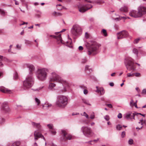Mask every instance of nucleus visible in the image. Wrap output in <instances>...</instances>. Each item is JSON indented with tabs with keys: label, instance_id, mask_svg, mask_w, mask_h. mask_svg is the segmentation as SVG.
Listing matches in <instances>:
<instances>
[{
	"label": "nucleus",
	"instance_id": "nucleus-57",
	"mask_svg": "<svg viewBox=\"0 0 146 146\" xmlns=\"http://www.w3.org/2000/svg\"><path fill=\"white\" fill-rule=\"evenodd\" d=\"M41 89L40 88H37L35 89H32V90H33L34 91H38L39 90H40Z\"/></svg>",
	"mask_w": 146,
	"mask_h": 146
},
{
	"label": "nucleus",
	"instance_id": "nucleus-44",
	"mask_svg": "<svg viewBox=\"0 0 146 146\" xmlns=\"http://www.w3.org/2000/svg\"><path fill=\"white\" fill-rule=\"evenodd\" d=\"M82 115L84 116L87 119L89 118L88 115L85 112H84L83 114Z\"/></svg>",
	"mask_w": 146,
	"mask_h": 146
},
{
	"label": "nucleus",
	"instance_id": "nucleus-3",
	"mask_svg": "<svg viewBox=\"0 0 146 146\" xmlns=\"http://www.w3.org/2000/svg\"><path fill=\"white\" fill-rule=\"evenodd\" d=\"M34 80L32 76L28 75L23 82V88L25 90L31 87L34 84Z\"/></svg>",
	"mask_w": 146,
	"mask_h": 146
},
{
	"label": "nucleus",
	"instance_id": "nucleus-40",
	"mask_svg": "<svg viewBox=\"0 0 146 146\" xmlns=\"http://www.w3.org/2000/svg\"><path fill=\"white\" fill-rule=\"evenodd\" d=\"M140 40V39L139 38H137L135 39L134 41V43L135 44H137L138 43Z\"/></svg>",
	"mask_w": 146,
	"mask_h": 146
},
{
	"label": "nucleus",
	"instance_id": "nucleus-38",
	"mask_svg": "<svg viewBox=\"0 0 146 146\" xmlns=\"http://www.w3.org/2000/svg\"><path fill=\"white\" fill-rule=\"evenodd\" d=\"M90 118L93 119L95 118V115L94 113H92L90 115Z\"/></svg>",
	"mask_w": 146,
	"mask_h": 146
},
{
	"label": "nucleus",
	"instance_id": "nucleus-8",
	"mask_svg": "<svg viewBox=\"0 0 146 146\" xmlns=\"http://www.w3.org/2000/svg\"><path fill=\"white\" fill-rule=\"evenodd\" d=\"M81 130L84 135L86 137H90L92 135V131L90 127L84 126L82 127Z\"/></svg>",
	"mask_w": 146,
	"mask_h": 146
},
{
	"label": "nucleus",
	"instance_id": "nucleus-64",
	"mask_svg": "<svg viewBox=\"0 0 146 146\" xmlns=\"http://www.w3.org/2000/svg\"><path fill=\"white\" fill-rule=\"evenodd\" d=\"M14 1L15 2V4L16 5H19V3L16 0H14Z\"/></svg>",
	"mask_w": 146,
	"mask_h": 146
},
{
	"label": "nucleus",
	"instance_id": "nucleus-29",
	"mask_svg": "<svg viewBox=\"0 0 146 146\" xmlns=\"http://www.w3.org/2000/svg\"><path fill=\"white\" fill-rule=\"evenodd\" d=\"M100 95H103L105 93V91H104V89L102 88H100Z\"/></svg>",
	"mask_w": 146,
	"mask_h": 146
},
{
	"label": "nucleus",
	"instance_id": "nucleus-6",
	"mask_svg": "<svg viewBox=\"0 0 146 146\" xmlns=\"http://www.w3.org/2000/svg\"><path fill=\"white\" fill-rule=\"evenodd\" d=\"M125 65L127 70H134L135 68L132 59L131 58H127L125 61Z\"/></svg>",
	"mask_w": 146,
	"mask_h": 146
},
{
	"label": "nucleus",
	"instance_id": "nucleus-51",
	"mask_svg": "<svg viewBox=\"0 0 146 146\" xmlns=\"http://www.w3.org/2000/svg\"><path fill=\"white\" fill-rule=\"evenodd\" d=\"M142 94H146V89H145L143 90Z\"/></svg>",
	"mask_w": 146,
	"mask_h": 146
},
{
	"label": "nucleus",
	"instance_id": "nucleus-22",
	"mask_svg": "<svg viewBox=\"0 0 146 146\" xmlns=\"http://www.w3.org/2000/svg\"><path fill=\"white\" fill-rule=\"evenodd\" d=\"M85 1H87L88 2H90V3H96L97 4H102L104 3V2L102 1L101 0H97L94 1H89L88 0H85Z\"/></svg>",
	"mask_w": 146,
	"mask_h": 146
},
{
	"label": "nucleus",
	"instance_id": "nucleus-10",
	"mask_svg": "<svg viewBox=\"0 0 146 146\" xmlns=\"http://www.w3.org/2000/svg\"><path fill=\"white\" fill-rule=\"evenodd\" d=\"M128 33L125 31H123L117 33V37L118 39L126 38L128 36Z\"/></svg>",
	"mask_w": 146,
	"mask_h": 146
},
{
	"label": "nucleus",
	"instance_id": "nucleus-61",
	"mask_svg": "<svg viewBox=\"0 0 146 146\" xmlns=\"http://www.w3.org/2000/svg\"><path fill=\"white\" fill-rule=\"evenodd\" d=\"M135 113H132V116H131V117H133V119H135Z\"/></svg>",
	"mask_w": 146,
	"mask_h": 146
},
{
	"label": "nucleus",
	"instance_id": "nucleus-49",
	"mask_svg": "<svg viewBox=\"0 0 146 146\" xmlns=\"http://www.w3.org/2000/svg\"><path fill=\"white\" fill-rule=\"evenodd\" d=\"M5 121V120L4 119H0V124L3 123V122H4Z\"/></svg>",
	"mask_w": 146,
	"mask_h": 146
},
{
	"label": "nucleus",
	"instance_id": "nucleus-16",
	"mask_svg": "<svg viewBox=\"0 0 146 146\" xmlns=\"http://www.w3.org/2000/svg\"><path fill=\"white\" fill-rule=\"evenodd\" d=\"M129 15L130 16L134 18L139 17L138 12L135 10H132L130 12Z\"/></svg>",
	"mask_w": 146,
	"mask_h": 146
},
{
	"label": "nucleus",
	"instance_id": "nucleus-39",
	"mask_svg": "<svg viewBox=\"0 0 146 146\" xmlns=\"http://www.w3.org/2000/svg\"><path fill=\"white\" fill-rule=\"evenodd\" d=\"M134 76V73L131 74V73H127V77H133Z\"/></svg>",
	"mask_w": 146,
	"mask_h": 146
},
{
	"label": "nucleus",
	"instance_id": "nucleus-50",
	"mask_svg": "<svg viewBox=\"0 0 146 146\" xmlns=\"http://www.w3.org/2000/svg\"><path fill=\"white\" fill-rule=\"evenodd\" d=\"M98 140V139L97 140H94L93 141H89L88 142V143H89L92 144L91 143H90L91 142H93V141H94V142L95 143H96L97 142V141Z\"/></svg>",
	"mask_w": 146,
	"mask_h": 146
},
{
	"label": "nucleus",
	"instance_id": "nucleus-2",
	"mask_svg": "<svg viewBox=\"0 0 146 146\" xmlns=\"http://www.w3.org/2000/svg\"><path fill=\"white\" fill-rule=\"evenodd\" d=\"M68 98L66 96L60 95L57 97L56 104L58 107L61 108H64L68 104Z\"/></svg>",
	"mask_w": 146,
	"mask_h": 146
},
{
	"label": "nucleus",
	"instance_id": "nucleus-4",
	"mask_svg": "<svg viewBox=\"0 0 146 146\" xmlns=\"http://www.w3.org/2000/svg\"><path fill=\"white\" fill-rule=\"evenodd\" d=\"M46 70L45 68L38 69L37 71L36 75L37 78L40 80H45L47 76Z\"/></svg>",
	"mask_w": 146,
	"mask_h": 146
},
{
	"label": "nucleus",
	"instance_id": "nucleus-14",
	"mask_svg": "<svg viewBox=\"0 0 146 146\" xmlns=\"http://www.w3.org/2000/svg\"><path fill=\"white\" fill-rule=\"evenodd\" d=\"M50 36L56 39L57 40V42L58 44L63 43V41L62 39L61 34H59L58 36L51 35Z\"/></svg>",
	"mask_w": 146,
	"mask_h": 146
},
{
	"label": "nucleus",
	"instance_id": "nucleus-35",
	"mask_svg": "<svg viewBox=\"0 0 146 146\" xmlns=\"http://www.w3.org/2000/svg\"><path fill=\"white\" fill-rule=\"evenodd\" d=\"M102 32L103 33L104 35L105 36H107V34L106 31V30L103 29L102 30Z\"/></svg>",
	"mask_w": 146,
	"mask_h": 146
},
{
	"label": "nucleus",
	"instance_id": "nucleus-15",
	"mask_svg": "<svg viewBox=\"0 0 146 146\" xmlns=\"http://www.w3.org/2000/svg\"><path fill=\"white\" fill-rule=\"evenodd\" d=\"M25 66L29 68L30 71L29 74V75L32 76L33 72L35 69L34 66L32 64H25Z\"/></svg>",
	"mask_w": 146,
	"mask_h": 146
},
{
	"label": "nucleus",
	"instance_id": "nucleus-43",
	"mask_svg": "<svg viewBox=\"0 0 146 146\" xmlns=\"http://www.w3.org/2000/svg\"><path fill=\"white\" fill-rule=\"evenodd\" d=\"M133 141L131 139H130L128 141V143L129 145H132L133 144Z\"/></svg>",
	"mask_w": 146,
	"mask_h": 146
},
{
	"label": "nucleus",
	"instance_id": "nucleus-11",
	"mask_svg": "<svg viewBox=\"0 0 146 146\" xmlns=\"http://www.w3.org/2000/svg\"><path fill=\"white\" fill-rule=\"evenodd\" d=\"M138 13L139 17L146 14V8L143 6H139L138 8Z\"/></svg>",
	"mask_w": 146,
	"mask_h": 146
},
{
	"label": "nucleus",
	"instance_id": "nucleus-12",
	"mask_svg": "<svg viewBox=\"0 0 146 146\" xmlns=\"http://www.w3.org/2000/svg\"><path fill=\"white\" fill-rule=\"evenodd\" d=\"M34 135L35 137V140H37L39 138H41L43 139L45 141L44 137L42 135V134L38 131H35L34 133Z\"/></svg>",
	"mask_w": 146,
	"mask_h": 146
},
{
	"label": "nucleus",
	"instance_id": "nucleus-24",
	"mask_svg": "<svg viewBox=\"0 0 146 146\" xmlns=\"http://www.w3.org/2000/svg\"><path fill=\"white\" fill-rule=\"evenodd\" d=\"M3 56L0 55V68H2L4 66L3 63Z\"/></svg>",
	"mask_w": 146,
	"mask_h": 146
},
{
	"label": "nucleus",
	"instance_id": "nucleus-26",
	"mask_svg": "<svg viewBox=\"0 0 146 146\" xmlns=\"http://www.w3.org/2000/svg\"><path fill=\"white\" fill-rule=\"evenodd\" d=\"M53 15L54 16H61L62 15V14L60 12H57L56 11H54L53 13Z\"/></svg>",
	"mask_w": 146,
	"mask_h": 146
},
{
	"label": "nucleus",
	"instance_id": "nucleus-52",
	"mask_svg": "<svg viewBox=\"0 0 146 146\" xmlns=\"http://www.w3.org/2000/svg\"><path fill=\"white\" fill-rule=\"evenodd\" d=\"M117 117L119 118H121L122 117V114L121 113H119L117 115Z\"/></svg>",
	"mask_w": 146,
	"mask_h": 146
},
{
	"label": "nucleus",
	"instance_id": "nucleus-45",
	"mask_svg": "<svg viewBox=\"0 0 146 146\" xmlns=\"http://www.w3.org/2000/svg\"><path fill=\"white\" fill-rule=\"evenodd\" d=\"M133 100L132 99H131V101L130 102V105L131 106H133Z\"/></svg>",
	"mask_w": 146,
	"mask_h": 146
},
{
	"label": "nucleus",
	"instance_id": "nucleus-63",
	"mask_svg": "<svg viewBox=\"0 0 146 146\" xmlns=\"http://www.w3.org/2000/svg\"><path fill=\"white\" fill-rule=\"evenodd\" d=\"M0 13L2 15H4L5 14V12L4 11H2V10H1V11L0 12Z\"/></svg>",
	"mask_w": 146,
	"mask_h": 146
},
{
	"label": "nucleus",
	"instance_id": "nucleus-7",
	"mask_svg": "<svg viewBox=\"0 0 146 146\" xmlns=\"http://www.w3.org/2000/svg\"><path fill=\"white\" fill-rule=\"evenodd\" d=\"M71 32L75 36H78L82 34V29L80 26L78 25H74L71 29Z\"/></svg>",
	"mask_w": 146,
	"mask_h": 146
},
{
	"label": "nucleus",
	"instance_id": "nucleus-41",
	"mask_svg": "<svg viewBox=\"0 0 146 146\" xmlns=\"http://www.w3.org/2000/svg\"><path fill=\"white\" fill-rule=\"evenodd\" d=\"M141 74L139 73H134V76H135L136 77H140Z\"/></svg>",
	"mask_w": 146,
	"mask_h": 146
},
{
	"label": "nucleus",
	"instance_id": "nucleus-46",
	"mask_svg": "<svg viewBox=\"0 0 146 146\" xmlns=\"http://www.w3.org/2000/svg\"><path fill=\"white\" fill-rule=\"evenodd\" d=\"M125 131H123L122 132L121 134V137L122 138L124 137L125 136Z\"/></svg>",
	"mask_w": 146,
	"mask_h": 146
},
{
	"label": "nucleus",
	"instance_id": "nucleus-53",
	"mask_svg": "<svg viewBox=\"0 0 146 146\" xmlns=\"http://www.w3.org/2000/svg\"><path fill=\"white\" fill-rule=\"evenodd\" d=\"M66 30V29H63L62 30V31H61L60 32H57V33H55V34H56V35H57L59 33H60V32H63L64 31H65Z\"/></svg>",
	"mask_w": 146,
	"mask_h": 146
},
{
	"label": "nucleus",
	"instance_id": "nucleus-36",
	"mask_svg": "<svg viewBox=\"0 0 146 146\" xmlns=\"http://www.w3.org/2000/svg\"><path fill=\"white\" fill-rule=\"evenodd\" d=\"M25 43L27 45V44H29V45H31V42L30 41L28 40H25Z\"/></svg>",
	"mask_w": 146,
	"mask_h": 146
},
{
	"label": "nucleus",
	"instance_id": "nucleus-62",
	"mask_svg": "<svg viewBox=\"0 0 146 146\" xmlns=\"http://www.w3.org/2000/svg\"><path fill=\"white\" fill-rule=\"evenodd\" d=\"M143 128V125H141V126L140 127H137L136 128V129H138V130H140Z\"/></svg>",
	"mask_w": 146,
	"mask_h": 146
},
{
	"label": "nucleus",
	"instance_id": "nucleus-34",
	"mask_svg": "<svg viewBox=\"0 0 146 146\" xmlns=\"http://www.w3.org/2000/svg\"><path fill=\"white\" fill-rule=\"evenodd\" d=\"M47 126L48 127V128L50 129V130H51L53 129V125L52 124H48L47 125Z\"/></svg>",
	"mask_w": 146,
	"mask_h": 146
},
{
	"label": "nucleus",
	"instance_id": "nucleus-20",
	"mask_svg": "<svg viewBox=\"0 0 146 146\" xmlns=\"http://www.w3.org/2000/svg\"><path fill=\"white\" fill-rule=\"evenodd\" d=\"M132 116V112H130L127 113L124 115L125 117L127 119L129 120L131 119L132 121V119L131 118Z\"/></svg>",
	"mask_w": 146,
	"mask_h": 146
},
{
	"label": "nucleus",
	"instance_id": "nucleus-13",
	"mask_svg": "<svg viewBox=\"0 0 146 146\" xmlns=\"http://www.w3.org/2000/svg\"><path fill=\"white\" fill-rule=\"evenodd\" d=\"M62 133L64 139L68 140H70L71 139L72 136L67 133L66 131L62 130Z\"/></svg>",
	"mask_w": 146,
	"mask_h": 146
},
{
	"label": "nucleus",
	"instance_id": "nucleus-42",
	"mask_svg": "<svg viewBox=\"0 0 146 146\" xmlns=\"http://www.w3.org/2000/svg\"><path fill=\"white\" fill-rule=\"evenodd\" d=\"M18 77V74L17 73H15L14 75L13 78L14 79H17Z\"/></svg>",
	"mask_w": 146,
	"mask_h": 146
},
{
	"label": "nucleus",
	"instance_id": "nucleus-58",
	"mask_svg": "<svg viewBox=\"0 0 146 146\" xmlns=\"http://www.w3.org/2000/svg\"><path fill=\"white\" fill-rule=\"evenodd\" d=\"M21 47V45H19V44H17L16 45V47L17 49H19Z\"/></svg>",
	"mask_w": 146,
	"mask_h": 146
},
{
	"label": "nucleus",
	"instance_id": "nucleus-47",
	"mask_svg": "<svg viewBox=\"0 0 146 146\" xmlns=\"http://www.w3.org/2000/svg\"><path fill=\"white\" fill-rule=\"evenodd\" d=\"M137 100H136L135 102H134V103H133V106H134L135 107V108H138L137 106Z\"/></svg>",
	"mask_w": 146,
	"mask_h": 146
},
{
	"label": "nucleus",
	"instance_id": "nucleus-60",
	"mask_svg": "<svg viewBox=\"0 0 146 146\" xmlns=\"http://www.w3.org/2000/svg\"><path fill=\"white\" fill-rule=\"evenodd\" d=\"M85 37L86 38H89V35L86 32L85 33Z\"/></svg>",
	"mask_w": 146,
	"mask_h": 146
},
{
	"label": "nucleus",
	"instance_id": "nucleus-55",
	"mask_svg": "<svg viewBox=\"0 0 146 146\" xmlns=\"http://www.w3.org/2000/svg\"><path fill=\"white\" fill-rule=\"evenodd\" d=\"M78 49L80 50H82L83 49V47L82 46H80L78 47Z\"/></svg>",
	"mask_w": 146,
	"mask_h": 146
},
{
	"label": "nucleus",
	"instance_id": "nucleus-23",
	"mask_svg": "<svg viewBox=\"0 0 146 146\" xmlns=\"http://www.w3.org/2000/svg\"><path fill=\"white\" fill-rule=\"evenodd\" d=\"M120 10L121 12H126L128 11L127 7L126 6H124V7H121L120 9Z\"/></svg>",
	"mask_w": 146,
	"mask_h": 146
},
{
	"label": "nucleus",
	"instance_id": "nucleus-54",
	"mask_svg": "<svg viewBox=\"0 0 146 146\" xmlns=\"http://www.w3.org/2000/svg\"><path fill=\"white\" fill-rule=\"evenodd\" d=\"M107 106L109 108H112V104H107Z\"/></svg>",
	"mask_w": 146,
	"mask_h": 146
},
{
	"label": "nucleus",
	"instance_id": "nucleus-21",
	"mask_svg": "<svg viewBox=\"0 0 146 146\" xmlns=\"http://www.w3.org/2000/svg\"><path fill=\"white\" fill-rule=\"evenodd\" d=\"M32 125L34 127L36 128L37 129H40L41 126L39 123L32 122Z\"/></svg>",
	"mask_w": 146,
	"mask_h": 146
},
{
	"label": "nucleus",
	"instance_id": "nucleus-27",
	"mask_svg": "<svg viewBox=\"0 0 146 146\" xmlns=\"http://www.w3.org/2000/svg\"><path fill=\"white\" fill-rule=\"evenodd\" d=\"M139 121H140V122L141 123V125H146V120L144 119L143 118L141 119Z\"/></svg>",
	"mask_w": 146,
	"mask_h": 146
},
{
	"label": "nucleus",
	"instance_id": "nucleus-9",
	"mask_svg": "<svg viewBox=\"0 0 146 146\" xmlns=\"http://www.w3.org/2000/svg\"><path fill=\"white\" fill-rule=\"evenodd\" d=\"M92 6L90 4L80 5L78 7L80 12L84 13L92 8Z\"/></svg>",
	"mask_w": 146,
	"mask_h": 146
},
{
	"label": "nucleus",
	"instance_id": "nucleus-48",
	"mask_svg": "<svg viewBox=\"0 0 146 146\" xmlns=\"http://www.w3.org/2000/svg\"><path fill=\"white\" fill-rule=\"evenodd\" d=\"M36 11L37 12L39 13L36 14V16L38 17H40L41 14V13L39 11Z\"/></svg>",
	"mask_w": 146,
	"mask_h": 146
},
{
	"label": "nucleus",
	"instance_id": "nucleus-25",
	"mask_svg": "<svg viewBox=\"0 0 146 146\" xmlns=\"http://www.w3.org/2000/svg\"><path fill=\"white\" fill-rule=\"evenodd\" d=\"M21 144L20 141H16L14 142L11 146H19Z\"/></svg>",
	"mask_w": 146,
	"mask_h": 146
},
{
	"label": "nucleus",
	"instance_id": "nucleus-19",
	"mask_svg": "<svg viewBox=\"0 0 146 146\" xmlns=\"http://www.w3.org/2000/svg\"><path fill=\"white\" fill-rule=\"evenodd\" d=\"M43 108L45 109H48L51 107L52 105L51 104L46 102L44 104H42L41 105Z\"/></svg>",
	"mask_w": 146,
	"mask_h": 146
},
{
	"label": "nucleus",
	"instance_id": "nucleus-32",
	"mask_svg": "<svg viewBox=\"0 0 146 146\" xmlns=\"http://www.w3.org/2000/svg\"><path fill=\"white\" fill-rule=\"evenodd\" d=\"M50 131L51 132V133L53 135H55L56 133V132L54 129L50 130Z\"/></svg>",
	"mask_w": 146,
	"mask_h": 146
},
{
	"label": "nucleus",
	"instance_id": "nucleus-18",
	"mask_svg": "<svg viewBox=\"0 0 146 146\" xmlns=\"http://www.w3.org/2000/svg\"><path fill=\"white\" fill-rule=\"evenodd\" d=\"M0 91L3 93L11 94L12 93L11 91L8 89L4 87L0 88Z\"/></svg>",
	"mask_w": 146,
	"mask_h": 146
},
{
	"label": "nucleus",
	"instance_id": "nucleus-5",
	"mask_svg": "<svg viewBox=\"0 0 146 146\" xmlns=\"http://www.w3.org/2000/svg\"><path fill=\"white\" fill-rule=\"evenodd\" d=\"M100 45L96 43H94L89 47L88 54L90 55L91 54L93 55L96 54V51L99 48Z\"/></svg>",
	"mask_w": 146,
	"mask_h": 146
},
{
	"label": "nucleus",
	"instance_id": "nucleus-28",
	"mask_svg": "<svg viewBox=\"0 0 146 146\" xmlns=\"http://www.w3.org/2000/svg\"><path fill=\"white\" fill-rule=\"evenodd\" d=\"M35 100L37 106H38L40 103V100L38 99L37 98H35Z\"/></svg>",
	"mask_w": 146,
	"mask_h": 146
},
{
	"label": "nucleus",
	"instance_id": "nucleus-30",
	"mask_svg": "<svg viewBox=\"0 0 146 146\" xmlns=\"http://www.w3.org/2000/svg\"><path fill=\"white\" fill-rule=\"evenodd\" d=\"M82 100L84 103L89 106H90L91 105V104L89 103L88 101V100L85 99H82Z\"/></svg>",
	"mask_w": 146,
	"mask_h": 146
},
{
	"label": "nucleus",
	"instance_id": "nucleus-1",
	"mask_svg": "<svg viewBox=\"0 0 146 146\" xmlns=\"http://www.w3.org/2000/svg\"><path fill=\"white\" fill-rule=\"evenodd\" d=\"M56 81L59 83L58 84V88H62L63 87V89L61 90V92H64L67 91L66 87L68 86L67 82L62 80L61 77L55 72L52 73V76L50 78V82L49 86V88L52 90L55 86L56 84L52 82Z\"/></svg>",
	"mask_w": 146,
	"mask_h": 146
},
{
	"label": "nucleus",
	"instance_id": "nucleus-31",
	"mask_svg": "<svg viewBox=\"0 0 146 146\" xmlns=\"http://www.w3.org/2000/svg\"><path fill=\"white\" fill-rule=\"evenodd\" d=\"M116 128L117 130H120L122 129V126L121 125L119 124L117 125Z\"/></svg>",
	"mask_w": 146,
	"mask_h": 146
},
{
	"label": "nucleus",
	"instance_id": "nucleus-17",
	"mask_svg": "<svg viewBox=\"0 0 146 146\" xmlns=\"http://www.w3.org/2000/svg\"><path fill=\"white\" fill-rule=\"evenodd\" d=\"M2 109L5 112H8L9 111V107L6 103H4L2 104Z\"/></svg>",
	"mask_w": 146,
	"mask_h": 146
},
{
	"label": "nucleus",
	"instance_id": "nucleus-59",
	"mask_svg": "<svg viewBox=\"0 0 146 146\" xmlns=\"http://www.w3.org/2000/svg\"><path fill=\"white\" fill-rule=\"evenodd\" d=\"M96 88L97 89L96 90V92L98 93L100 92V88L99 89H98V86H96Z\"/></svg>",
	"mask_w": 146,
	"mask_h": 146
},
{
	"label": "nucleus",
	"instance_id": "nucleus-37",
	"mask_svg": "<svg viewBox=\"0 0 146 146\" xmlns=\"http://www.w3.org/2000/svg\"><path fill=\"white\" fill-rule=\"evenodd\" d=\"M104 118L107 121L109 120L110 119L109 116L108 115H106L105 116H104Z\"/></svg>",
	"mask_w": 146,
	"mask_h": 146
},
{
	"label": "nucleus",
	"instance_id": "nucleus-33",
	"mask_svg": "<svg viewBox=\"0 0 146 146\" xmlns=\"http://www.w3.org/2000/svg\"><path fill=\"white\" fill-rule=\"evenodd\" d=\"M133 52L136 54L137 55L138 54V50L136 48H134L133 50Z\"/></svg>",
	"mask_w": 146,
	"mask_h": 146
},
{
	"label": "nucleus",
	"instance_id": "nucleus-56",
	"mask_svg": "<svg viewBox=\"0 0 146 146\" xmlns=\"http://www.w3.org/2000/svg\"><path fill=\"white\" fill-rule=\"evenodd\" d=\"M88 93V91L87 90H84V93L85 94H86Z\"/></svg>",
	"mask_w": 146,
	"mask_h": 146
}]
</instances>
